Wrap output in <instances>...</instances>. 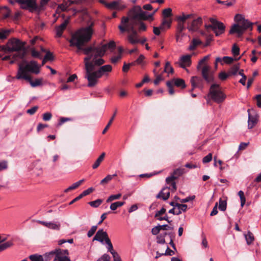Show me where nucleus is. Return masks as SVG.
I'll return each instance as SVG.
<instances>
[{
    "mask_svg": "<svg viewBox=\"0 0 261 261\" xmlns=\"http://www.w3.org/2000/svg\"><path fill=\"white\" fill-rule=\"evenodd\" d=\"M37 222L38 223L48 227V228L54 230H59L60 227V224L59 223L46 222L40 220H38Z\"/></svg>",
    "mask_w": 261,
    "mask_h": 261,
    "instance_id": "a211bd4d",
    "label": "nucleus"
},
{
    "mask_svg": "<svg viewBox=\"0 0 261 261\" xmlns=\"http://www.w3.org/2000/svg\"><path fill=\"white\" fill-rule=\"evenodd\" d=\"M153 14L147 15V13L141 10V9L139 7L138 8V12L132 17L130 18H128V21H131L132 20H134L135 21V25H137V21L140 20H147L150 17H152Z\"/></svg>",
    "mask_w": 261,
    "mask_h": 261,
    "instance_id": "9b49d317",
    "label": "nucleus"
},
{
    "mask_svg": "<svg viewBox=\"0 0 261 261\" xmlns=\"http://www.w3.org/2000/svg\"><path fill=\"white\" fill-rule=\"evenodd\" d=\"M102 202V200L101 199H98L96 200L89 202V204L92 207H97L101 204Z\"/></svg>",
    "mask_w": 261,
    "mask_h": 261,
    "instance_id": "4c0bfd02",
    "label": "nucleus"
},
{
    "mask_svg": "<svg viewBox=\"0 0 261 261\" xmlns=\"http://www.w3.org/2000/svg\"><path fill=\"white\" fill-rule=\"evenodd\" d=\"M94 189L92 188H89L88 189L84 191L81 194L82 197L86 196L93 191Z\"/></svg>",
    "mask_w": 261,
    "mask_h": 261,
    "instance_id": "0e129e2a",
    "label": "nucleus"
},
{
    "mask_svg": "<svg viewBox=\"0 0 261 261\" xmlns=\"http://www.w3.org/2000/svg\"><path fill=\"white\" fill-rule=\"evenodd\" d=\"M105 243L107 245V248L108 251L110 252V253L111 254H112V253L115 252V251L113 249V245H112L110 239L106 240Z\"/></svg>",
    "mask_w": 261,
    "mask_h": 261,
    "instance_id": "ea45409f",
    "label": "nucleus"
},
{
    "mask_svg": "<svg viewBox=\"0 0 261 261\" xmlns=\"http://www.w3.org/2000/svg\"><path fill=\"white\" fill-rule=\"evenodd\" d=\"M84 58L85 75V77L88 80V86L92 87L95 86L98 79L103 75L108 76L112 71L111 65H106L100 66L97 70H94L96 66H100L105 63V60L102 57L88 54Z\"/></svg>",
    "mask_w": 261,
    "mask_h": 261,
    "instance_id": "f03ea898",
    "label": "nucleus"
},
{
    "mask_svg": "<svg viewBox=\"0 0 261 261\" xmlns=\"http://www.w3.org/2000/svg\"><path fill=\"white\" fill-rule=\"evenodd\" d=\"M210 21L211 23V24L205 25V28L207 31L211 29L214 32L216 36H220L224 33L225 27L222 22L217 20L214 18H210Z\"/></svg>",
    "mask_w": 261,
    "mask_h": 261,
    "instance_id": "1a4fd4ad",
    "label": "nucleus"
},
{
    "mask_svg": "<svg viewBox=\"0 0 261 261\" xmlns=\"http://www.w3.org/2000/svg\"><path fill=\"white\" fill-rule=\"evenodd\" d=\"M116 113H117V111H116L113 115L112 116V117H111V119L110 120L109 122H108V124L107 125V126H106V127L104 128V129L103 130L102 133V134H104L106 133V132L107 131V130L109 129V127L111 126V125L112 124V123L113 121V120L115 118V117L116 115Z\"/></svg>",
    "mask_w": 261,
    "mask_h": 261,
    "instance_id": "e433bc0d",
    "label": "nucleus"
},
{
    "mask_svg": "<svg viewBox=\"0 0 261 261\" xmlns=\"http://www.w3.org/2000/svg\"><path fill=\"white\" fill-rule=\"evenodd\" d=\"M9 30H2L0 31V39H4L7 38L9 34Z\"/></svg>",
    "mask_w": 261,
    "mask_h": 261,
    "instance_id": "09e8293b",
    "label": "nucleus"
},
{
    "mask_svg": "<svg viewBox=\"0 0 261 261\" xmlns=\"http://www.w3.org/2000/svg\"><path fill=\"white\" fill-rule=\"evenodd\" d=\"M245 239L248 244H251L254 239L253 234L250 231L245 235Z\"/></svg>",
    "mask_w": 261,
    "mask_h": 261,
    "instance_id": "f704fd0d",
    "label": "nucleus"
},
{
    "mask_svg": "<svg viewBox=\"0 0 261 261\" xmlns=\"http://www.w3.org/2000/svg\"><path fill=\"white\" fill-rule=\"evenodd\" d=\"M97 261H110V256L107 254H104Z\"/></svg>",
    "mask_w": 261,
    "mask_h": 261,
    "instance_id": "13d9d810",
    "label": "nucleus"
},
{
    "mask_svg": "<svg viewBox=\"0 0 261 261\" xmlns=\"http://www.w3.org/2000/svg\"><path fill=\"white\" fill-rule=\"evenodd\" d=\"M252 25L253 23L247 20H243L240 23L233 24L229 31V33H237L238 37H241L246 30L249 29L251 31Z\"/></svg>",
    "mask_w": 261,
    "mask_h": 261,
    "instance_id": "0eeeda50",
    "label": "nucleus"
},
{
    "mask_svg": "<svg viewBox=\"0 0 261 261\" xmlns=\"http://www.w3.org/2000/svg\"><path fill=\"white\" fill-rule=\"evenodd\" d=\"M202 42L198 39L194 38L189 46V49L190 50H193L195 49V48L199 45L201 44Z\"/></svg>",
    "mask_w": 261,
    "mask_h": 261,
    "instance_id": "a878e982",
    "label": "nucleus"
},
{
    "mask_svg": "<svg viewBox=\"0 0 261 261\" xmlns=\"http://www.w3.org/2000/svg\"><path fill=\"white\" fill-rule=\"evenodd\" d=\"M186 36L184 32H176V40L177 42H182L183 37Z\"/></svg>",
    "mask_w": 261,
    "mask_h": 261,
    "instance_id": "58836bf2",
    "label": "nucleus"
},
{
    "mask_svg": "<svg viewBox=\"0 0 261 261\" xmlns=\"http://www.w3.org/2000/svg\"><path fill=\"white\" fill-rule=\"evenodd\" d=\"M38 107L37 106H35L32 107V108L28 109L27 111V113L30 115H33L38 110Z\"/></svg>",
    "mask_w": 261,
    "mask_h": 261,
    "instance_id": "69168bd1",
    "label": "nucleus"
},
{
    "mask_svg": "<svg viewBox=\"0 0 261 261\" xmlns=\"http://www.w3.org/2000/svg\"><path fill=\"white\" fill-rule=\"evenodd\" d=\"M212 160V154L211 153H210L203 158L202 162L203 163H207L211 162Z\"/></svg>",
    "mask_w": 261,
    "mask_h": 261,
    "instance_id": "603ef678",
    "label": "nucleus"
},
{
    "mask_svg": "<svg viewBox=\"0 0 261 261\" xmlns=\"http://www.w3.org/2000/svg\"><path fill=\"white\" fill-rule=\"evenodd\" d=\"M202 24V19L201 17L195 18L190 23L188 22L187 28L189 32H195L199 30Z\"/></svg>",
    "mask_w": 261,
    "mask_h": 261,
    "instance_id": "f8f14e48",
    "label": "nucleus"
},
{
    "mask_svg": "<svg viewBox=\"0 0 261 261\" xmlns=\"http://www.w3.org/2000/svg\"><path fill=\"white\" fill-rule=\"evenodd\" d=\"M191 83L192 86L191 91L195 88L202 89L203 87L202 80L200 77L193 76L191 79Z\"/></svg>",
    "mask_w": 261,
    "mask_h": 261,
    "instance_id": "dca6fc26",
    "label": "nucleus"
},
{
    "mask_svg": "<svg viewBox=\"0 0 261 261\" xmlns=\"http://www.w3.org/2000/svg\"><path fill=\"white\" fill-rule=\"evenodd\" d=\"M171 81H173V85H174L178 87H180L181 88H185L186 87L185 81L181 79H174Z\"/></svg>",
    "mask_w": 261,
    "mask_h": 261,
    "instance_id": "393cba45",
    "label": "nucleus"
},
{
    "mask_svg": "<svg viewBox=\"0 0 261 261\" xmlns=\"http://www.w3.org/2000/svg\"><path fill=\"white\" fill-rule=\"evenodd\" d=\"M219 208L222 211H224L226 209V201L222 200L221 199L219 200Z\"/></svg>",
    "mask_w": 261,
    "mask_h": 261,
    "instance_id": "37998d69",
    "label": "nucleus"
},
{
    "mask_svg": "<svg viewBox=\"0 0 261 261\" xmlns=\"http://www.w3.org/2000/svg\"><path fill=\"white\" fill-rule=\"evenodd\" d=\"M210 56L204 57L201 60L199 61L197 65V69L199 70L202 66L201 69V74L203 78L208 83H210L213 81V76L210 71V66L205 64V62L209 59Z\"/></svg>",
    "mask_w": 261,
    "mask_h": 261,
    "instance_id": "6e6552de",
    "label": "nucleus"
},
{
    "mask_svg": "<svg viewBox=\"0 0 261 261\" xmlns=\"http://www.w3.org/2000/svg\"><path fill=\"white\" fill-rule=\"evenodd\" d=\"M31 55L33 57L38 58L39 59L41 58V55L39 51L36 50L34 48L32 49Z\"/></svg>",
    "mask_w": 261,
    "mask_h": 261,
    "instance_id": "8fccbe9b",
    "label": "nucleus"
},
{
    "mask_svg": "<svg viewBox=\"0 0 261 261\" xmlns=\"http://www.w3.org/2000/svg\"><path fill=\"white\" fill-rule=\"evenodd\" d=\"M69 23L68 19L65 20L62 24L56 27V36L58 37H60L62 35L63 31L65 30Z\"/></svg>",
    "mask_w": 261,
    "mask_h": 261,
    "instance_id": "6ab92c4d",
    "label": "nucleus"
},
{
    "mask_svg": "<svg viewBox=\"0 0 261 261\" xmlns=\"http://www.w3.org/2000/svg\"><path fill=\"white\" fill-rule=\"evenodd\" d=\"M55 250L46 253L44 255L45 261H50L53 258H55Z\"/></svg>",
    "mask_w": 261,
    "mask_h": 261,
    "instance_id": "72a5a7b5",
    "label": "nucleus"
},
{
    "mask_svg": "<svg viewBox=\"0 0 261 261\" xmlns=\"http://www.w3.org/2000/svg\"><path fill=\"white\" fill-rule=\"evenodd\" d=\"M172 20L171 19H167L166 18H164L162 22V25H164L167 29H168L171 26Z\"/></svg>",
    "mask_w": 261,
    "mask_h": 261,
    "instance_id": "49530a36",
    "label": "nucleus"
},
{
    "mask_svg": "<svg viewBox=\"0 0 261 261\" xmlns=\"http://www.w3.org/2000/svg\"><path fill=\"white\" fill-rule=\"evenodd\" d=\"M177 178V176H175L173 174L172 175L170 176H169L166 178V181L167 184L171 183L172 184V182H174V180Z\"/></svg>",
    "mask_w": 261,
    "mask_h": 261,
    "instance_id": "680f3d73",
    "label": "nucleus"
},
{
    "mask_svg": "<svg viewBox=\"0 0 261 261\" xmlns=\"http://www.w3.org/2000/svg\"><path fill=\"white\" fill-rule=\"evenodd\" d=\"M29 258L31 261H44L42 256L37 254L30 255Z\"/></svg>",
    "mask_w": 261,
    "mask_h": 261,
    "instance_id": "2f4dec72",
    "label": "nucleus"
},
{
    "mask_svg": "<svg viewBox=\"0 0 261 261\" xmlns=\"http://www.w3.org/2000/svg\"><path fill=\"white\" fill-rule=\"evenodd\" d=\"M29 72L38 74L40 72L39 66L37 62L35 61L28 62L25 60H23L19 64V68L16 78L17 79H23V77L25 76H30L28 73Z\"/></svg>",
    "mask_w": 261,
    "mask_h": 261,
    "instance_id": "20e7f679",
    "label": "nucleus"
},
{
    "mask_svg": "<svg viewBox=\"0 0 261 261\" xmlns=\"http://www.w3.org/2000/svg\"><path fill=\"white\" fill-rule=\"evenodd\" d=\"M169 189L167 187H165L162 189L160 192L156 195V197L166 200L169 197Z\"/></svg>",
    "mask_w": 261,
    "mask_h": 261,
    "instance_id": "aec40b11",
    "label": "nucleus"
},
{
    "mask_svg": "<svg viewBox=\"0 0 261 261\" xmlns=\"http://www.w3.org/2000/svg\"><path fill=\"white\" fill-rule=\"evenodd\" d=\"M177 21H178V24L176 28V32H183V31L186 29L185 22L179 20Z\"/></svg>",
    "mask_w": 261,
    "mask_h": 261,
    "instance_id": "473e14b6",
    "label": "nucleus"
},
{
    "mask_svg": "<svg viewBox=\"0 0 261 261\" xmlns=\"http://www.w3.org/2000/svg\"><path fill=\"white\" fill-rule=\"evenodd\" d=\"M156 78L154 81V84L155 85H158L159 83L162 80H163V78L161 74L157 75L155 76Z\"/></svg>",
    "mask_w": 261,
    "mask_h": 261,
    "instance_id": "338daca9",
    "label": "nucleus"
},
{
    "mask_svg": "<svg viewBox=\"0 0 261 261\" xmlns=\"http://www.w3.org/2000/svg\"><path fill=\"white\" fill-rule=\"evenodd\" d=\"M23 79L28 81L32 87H35L42 85V80L41 79H36L35 81H32L31 76H24Z\"/></svg>",
    "mask_w": 261,
    "mask_h": 261,
    "instance_id": "412c9836",
    "label": "nucleus"
},
{
    "mask_svg": "<svg viewBox=\"0 0 261 261\" xmlns=\"http://www.w3.org/2000/svg\"><path fill=\"white\" fill-rule=\"evenodd\" d=\"M173 71H174L173 68L171 66L170 63L169 62H167L165 64L164 72L169 74V73H173Z\"/></svg>",
    "mask_w": 261,
    "mask_h": 261,
    "instance_id": "c9c22d12",
    "label": "nucleus"
},
{
    "mask_svg": "<svg viewBox=\"0 0 261 261\" xmlns=\"http://www.w3.org/2000/svg\"><path fill=\"white\" fill-rule=\"evenodd\" d=\"M135 21L132 20L128 21V18L123 17L121 19V24L118 26V28L121 32H127L131 33L127 36V39L129 42L132 44H135L139 42V39L138 38L137 33L135 28Z\"/></svg>",
    "mask_w": 261,
    "mask_h": 261,
    "instance_id": "7ed1b4c3",
    "label": "nucleus"
},
{
    "mask_svg": "<svg viewBox=\"0 0 261 261\" xmlns=\"http://www.w3.org/2000/svg\"><path fill=\"white\" fill-rule=\"evenodd\" d=\"M175 207H176V215L180 214L182 212H186L187 209V205L185 204L175 203Z\"/></svg>",
    "mask_w": 261,
    "mask_h": 261,
    "instance_id": "b1692460",
    "label": "nucleus"
},
{
    "mask_svg": "<svg viewBox=\"0 0 261 261\" xmlns=\"http://www.w3.org/2000/svg\"><path fill=\"white\" fill-rule=\"evenodd\" d=\"M106 7L111 9L122 10L125 8L124 6L120 5L118 2L114 1L110 3L106 4Z\"/></svg>",
    "mask_w": 261,
    "mask_h": 261,
    "instance_id": "5701e85b",
    "label": "nucleus"
},
{
    "mask_svg": "<svg viewBox=\"0 0 261 261\" xmlns=\"http://www.w3.org/2000/svg\"><path fill=\"white\" fill-rule=\"evenodd\" d=\"M15 2L20 5L22 9H28L30 11L38 10L36 0H15Z\"/></svg>",
    "mask_w": 261,
    "mask_h": 261,
    "instance_id": "9d476101",
    "label": "nucleus"
},
{
    "mask_svg": "<svg viewBox=\"0 0 261 261\" xmlns=\"http://www.w3.org/2000/svg\"><path fill=\"white\" fill-rule=\"evenodd\" d=\"M195 18L194 14L191 13V14H184L182 13L181 15L178 16L176 17L177 20H179L181 21H184L185 22V21L189 19H192L193 20Z\"/></svg>",
    "mask_w": 261,
    "mask_h": 261,
    "instance_id": "4be33fe9",
    "label": "nucleus"
},
{
    "mask_svg": "<svg viewBox=\"0 0 261 261\" xmlns=\"http://www.w3.org/2000/svg\"><path fill=\"white\" fill-rule=\"evenodd\" d=\"M114 261H121V258L117 252H114L112 254Z\"/></svg>",
    "mask_w": 261,
    "mask_h": 261,
    "instance_id": "774afa93",
    "label": "nucleus"
},
{
    "mask_svg": "<svg viewBox=\"0 0 261 261\" xmlns=\"http://www.w3.org/2000/svg\"><path fill=\"white\" fill-rule=\"evenodd\" d=\"M55 252L54 261H69V259L67 256L68 254L67 250L56 249L55 250Z\"/></svg>",
    "mask_w": 261,
    "mask_h": 261,
    "instance_id": "ddd939ff",
    "label": "nucleus"
},
{
    "mask_svg": "<svg viewBox=\"0 0 261 261\" xmlns=\"http://www.w3.org/2000/svg\"><path fill=\"white\" fill-rule=\"evenodd\" d=\"M68 7H69V5H68V3L66 2L59 5L58 9H60L62 11H65Z\"/></svg>",
    "mask_w": 261,
    "mask_h": 261,
    "instance_id": "6e6d98bb",
    "label": "nucleus"
},
{
    "mask_svg": "<svg viewBox=\"0 0 261 261\" xmlns=\"http://www.w3.org/2000/svg\"><path fill=\"white\" fill-rule=\"evenodd\" d=\"M163 15L164 18H167L172 16V9L170 8L165 9L163 11Z\"/></svg>",
    "mask_w": 261,
    "mask_h": 261,
    "instance_id": "79ce46f5",
    "label": "nucleus"
},
{
    "mask_svg": "<svg viewBox=\"0 0 261 261\" xmlns=\"http://www.w3.org/2000/svg\"><path fill=\"white\" fill-rule=\"evenodd\" d=\"M121 196V194L120 193L116 194V195H112L108 197L107 200V202H110L113 200L119 199Z\"/></svg>",
    "mask_w": 261,
    "mask_h": 261,
    "instance_id": "a19ab883",
    "label": "nucleus"
},
{
    "mask_svg": "<svg viewBox=\"0 0 261 261\" xmlns=\"http://www.w3.org/2000/svg\"><path fill=\"white\" fill-rule=\"evenodd\" d=\"M231 51L234 56H238L240 54V48L236 44H234L232 46Z\"/></svg>",
    "mask_w": 261,
    "mask_h": 261,
    "instance_id": "de8ad7c7",
    "label": "nucleus"
},
{
    "mask_svg": "<svg viewBox=\"0 0 261 261\" xmlns=\"http://www.w3.org/2000/svg\"><path fill=\"white\" fill-rule=\"evenodd\" d=\"M44 58L45 60L47 61H53L54 60V56L50 51H46Z\"/></svg>",
    "mask_w": 261,
    "mask_h": 261,
    "instance_id": "052dcab7",
    "label": "nucleus"
},
{
    "mask_svg": "<svg viewBox=\"0 0 261 261\" xmlns=\"http://www.w3.org/2000/svg\"><path fill=\"white\" fill-rule=\"evenodd\" d=\"M216 1L219 4H224L228 7L233 5L235 2L234 0H230V1H221L220 0H216Z\"/></svg>",
    "mask_w": 261,
    "mask_h": 261,
    "instance_id": "a18cd8bd",
    "label": "nucleus"
},
{
    "mask_svg": "<svg viewBox=\"0 0 261 261\" xmlns=\"http://www.w3.org/2000/svg\"><path fill=\"white\" fill-rule=\"evenodd\" d=\"M24 43L19 40L13 39L9 40L7 45V50L9 52L17 51V53L13 56L14 58L18 57L23 59L26 54L25 50L23 49Z\"/></svg>",
    "mask_w": 261,
    "mask_h": 261,
    "instance_id": "39448f33",
    "label": "nucleus"
},
{
    "mask_svg": "<svg viewBox=\"0 0 261 261\" xmlns=\"http://www.w3.org/2000/svg\"><path fill=\"white\" fill-rule=\"evenodd\" d=\"M97 226H92V227L91 228V229L88 231V233H87V236L88 237H92L94 234V233L95 232L96 229H97Z\"/></svg>",
    "mask_w": 261,
    "mask_h": 261,
    "instance_id": "5fc2aeb1",
    "label": "nucleus"
},
{
    "mask_svg": "<svg viewBox=\"0 0 261 261\" xmlns=\"http://www.w3.org/2000/svg\"><path fill=\"white\" fill-rule=\"evenodd\" d=\"M207 97L219 103L222 102L226 98V95L222 91L221 87L218 84H213L211 85Z\"/></svg>",
    "mask_w": 261,
    "mask_h": 261,
    "instance_id": "423d86ee",
    "label": "nucleus"
},
{
    "mask_svg": "<svg viewBox=\"0 0 261 261\" xmlns=\"http://www.w3.org/2000/svg\"><path fill=\"white\" fill-rule=\"evenodd\" d=\"M234 58L232 57L225 56L223 58V61L226 64H230L234 61Z\"/></svg>",
    "mask_w": 261,
    "mask_h": 261,
    "instance_id": "bf43d9fd",
    "label": "nucleus"
},
{
    "mask_svg": "<svg viewBox=\"0 0 261 261\" xmlns=\"http://www.w3.org/2000/svg\"><path fill=\"white\" fill-rule=\"evenodd\" d=\"M240 69V64H237L235 65H233L229 69L228 71L229 75H237V74L238 72V71Z\"/></svg>",
    "mask_w": 261,
    "mask_h": 261,
    "instance_id": "cd10ccee",
    "label": "nucleus"
},
{
    "mask_svg": "<svg viewBox=\"0 0 261 261\" xmlns=\"http://www.w3.org/2000/svg\"><path fill=\"white\" fill-rule=\"evenodd\" d=\"M49 0H41L40 5L38 6L37 11H41L44 9V7L47 4Z\"/></svg>",
    "mask_w": 261,
    "mask_h": 261,
    "instance_id": "3c124183",
    "label": "nucleus"
},
{
    "mask_svg": "<svg viewBox=\"0 0 261 261\" xmlns=\"http://www.w3.org/2000/svg\"><path fill=\"white\" fill-rule=\"evenodd\" d=\"M166 85L169 89V93L170 94L172 95L174 93V91L173 88V81H168Z\"/></svg>",
    "mask_w": 261,
    "mask_h": 261,
    "instance_id": "c03bdc74",
    "label": "nucleus"
},
{
    "mask_svg": "<svg viewBox=\"0 0 261 261\" xmlns=\"http://www.w3.org/2000/svg\"><path fill=\"white\" fill-rule=\"evenodd\" d=\"M106 154L102 152L100 155L97 158L95 163L92 165V168L95 169L98 167L100 163L103 161Z\"/></svg>",
    "mask_w": 261,
    "mask_h": 261,
    "instance_id": "bb28decb",
    "label": "nucleus"
},
{
    "mask_svg": "<svg viewBox=\"0 0 261 261\" xmlns=\"http://www.w3.org/2000/svg\"><path fill=\"white\" fill-rule=\"evenodd\" d=\"M229 75H229L228 73H226L224 72H222L219 73V77L220 80L224 81V80H225L227 79V77Z\"/></svg>",
    "mask_w": 261,
    "mask_h": 261,
    "instance_id": "e2e57ef3",
    "label": "nucleus"
},
{
    "mask_svg": "<svg viewBox=\"0 0 261 261\" xmlns=\"http://www.w3.org/2000/svg\"><path fill=\"white\" fill-rule=\"evenodd\" d=\"M13 245V242L11 241L6 242L0 244V252L11 247Z\"/></svg>",
    "mask_w": 261,
    "mask_h": 261,
    "instance_id": "c756f323",
    "label": "nucleus"
},
{
    "mask_svg": "<svg viewBox=\"0 0 261 261\" xmlns=\"http://www.w3.org/2000/svg\"><path fill=\"white\" fill-rule=\"evenodd\" d=\"M93 23H91L88 27L83 28L72 35L71 38L69 40L70 46H76L78 50H82L85 55H92L93 56L102 57L108 49H114L116 47L115 42L111 41L108 43L105 44L100 46H89L83 48V46L89 42L93 34L92 27Z\"/></svg>",
    "mask_w": 261,
    "mask_h": 261,
    "instance_id": "f257e3e1",
    "label": "nucleus"
},
{
    "mask_svg": "<svg viewBox=\"0 0 261 261\" xmlns=\"http://www.w3.org/2000/svg\"><path fill=\"white\" fill-rule=\"evenodd\" d=\"M191 56L189 55L181 57L179 61V66L183 68L189 66L191 63Z\"/></svg>",
    "mask_w": 261,
    "mask_h": 261,
    "instance_id": "2eb2a0df",
    "label": "nucleus"
},
{
    "mask_svg": "<svg viewBox=\"0 0 261 261\" xmlns=\"http://www.w3.org/2000/svg\"><path fill=\"white\" fill-rule=\"evenodd\" d=\"M52 117V114L49 112H46L43 114V119L44 121H49Z\"/></svg>",
    "mask_w": 261,
    "mask_h": 261,
    "instance_id": "4d7b16f0",
    "label": "nucleus"
},
{
    "mask_svg": "<svg viewBox=\"0 0 261 261\" xmlns=\"http://www.w3.org/2000/svg\"><path fill=\"white\" fill-rule=\"evenodd\" d=\"M84 181V179H81L74 184H73L71 186L69 187L66 190H65V192H68L69 191L74 190L79 187Z\"/></svg>",
    "mask_w": 261,
    "mask_h": 261,
    "instance_id": "c85d7f7f",
    "label": "nucleus"
},
{
    "mask_svg": "<svg viewBox=\"0 0 261 261\" xmlns=\"http://www.w3.org/2000/svg\"><path fill=\"white\" fill-rule=\"evenodd\" d=\"M252 111L250 109H248L247 111L248 113V126L250 129L253 128L257 122V115H251V114Z\"/></svg>",
    "mask_w": 261,
    "mask_h": 261,
    "instance_id": "f3484780",
    "label": "nucleus"
},
{
    "mask_svg": "<svg viewBox=\"0 0 261 261\" xmlns=\"http://www.w3.org/2000/svg\"><path fill=\"white\" fill-rule=\"evenodd\" d=\"M108 239H109V238L107 232L105 231L102 229H100L97 231L96 234L93 238V241H97L103 244L104 241L106 242Z\"/></svg>",
    "mask_w": 261,
    "mask_h": 261,
    "instance_id": "4468645a",
    "label": "nucleus"
},
{
    "mask_svg": "<svg viewBox=\"0 0 261 261\" xmlns=\"http://www.w3.org/2000/svg\"><path fill=\"white\" fill-rule=\"evenodd\" d=\"M71 120H72V119L70 118L61 117L59 119V123H58V126H61L64 123H65L66 122H67V121H71Z\"/></svg>",
    "mask_w": 261,
    "mask_h": 261,
    "instance_id": "864d4df0",
    "label": "nucleus"
},
{
    "mask_svg": "<svg viewBox=\"0 0 261 261\" xmlns=\"http://www.w3.org/2000/svg\"><path fill=\"white\" fill-rule=\"evenodd\" d=\"M117 176L116 174H114L113 175H108L105 178H104L103 179H102L100 181V184L101 185H105L108 184L109 181H110L114 177H115Z\"/></svg>",
    "mask_w": 261,
    "mask_h": 261,
    "instance_id": "7c9ffc66",
    "label": "nucleus"
}]
</instances>
